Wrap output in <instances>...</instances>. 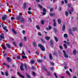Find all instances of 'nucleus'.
<instances>
[{"label":"nucleus","mask_w":78,"mask_h":78,"mask_svg":"<svg viewBox=\"0 0 78 78\" xmlns=\"http://www.w3.org/2000/svg\"><path fill=\"white\" fill-rule=\"evenodd\" d=\"M38 47H40L41 50L43 51H45V48L44 47V46L41 44H38Z\"/></svg>","instance_id":"obj_1"},{"label":"nucleus","mask_w":78,"mask_h":78,"mask_svg":"<svg viewBox=\"0 0 78 78\" xmlns=\"http://www.w3.org/2000/svg\"><path fill=\"white\" fill-rule=\"evenodd\" d=\"M24 66V65H23V63H22L21 64V65L20 67V68L21 70H22V71H24V69H23Z\"/></svg>","instance_id":"obj_2"},{"label":"nucleus","mask_w":78,"mask_h":78,"mask_svg":"<svg viewBox=\"0 0 78 78\" xmlns=\"http://www.w3.org/2000/svg\"><path fill=\"white\" fill-rule=\"evenodd\" d=\"M68 31L70 35H72V36H73V32H72V31L71 30V29H69L68 30Z\"/></svg>","instance_id":"obj_3"},{"label":"nucleus","mask_w":78,"mask_h":78,"mask_svg":"<svg viewBox=\"0 0 78 78\" xmlns=\"http://www.w3.org/2000/svg\"><path fill=\"white\" fill-rule=\"evenodd\" d=\"M63 54L64 56H65V58H68V57H69V56H68V55H67V54L66 53V51H65L63 50Z\"/></svg>","instance_id":"obj_4"},{"label":"nucleus","mask_w":78,"mask_h":78,"mask_svg":"<svg viewBox=\"0 0 78 78\" xmlns=\"http://www.w3.org/2000/svg\"><path fill=\"white\" fill-rule=\"evenodd\" d=\"M17 74L18 75H19L20 77H21V78H25V76H24L22 75L21 74H20V72H17Z\"/></svg>","instance_id":"obj_5"},{"label":"nucleus","mask_w":78,"mask_h":78,"mask_svg":"<svg viewBox=\"0 0 78 78\" xmlns=\"http://www.w3.org/2000/svg\"><path fill=\"white\" fill-rule=\"evenodd\" d=\"M7 18V16L5 15L4 16L2 17V20H6V19Z\"/></svg>","instance_id":"obj_6"},{"label":"nucleus","mask_w":78,"mask_h":78,"mask_svg":"<svg viewBox=\"0 0 78 78\" xmlns=\"http://www.w3.org/2000/svg\"><path fill=\"white\" fill-rule=\"evenodd\" d=\"M5 35H4V34L3 33H2L1 34V35H0V38L1 39H4L5 37H4V36Z\"/></svg>","instance_id":"obj_7"},{"label":"nucleus","mask_w":78,"mask_h":78,"mask_svg":"<svg viewBox=\"0 0 78 78\" xmlns=\"http://www.w3.org/2000/svg\"><path fill=\"white\" fill-rule=\"evenodd\" d=\"M6 46L8 48H11V46L10 44H6Z\"/></svg>","instance_id":"obj_8"},{"label":"nucleus","mask_w":78,"mask_h":78,"mask_svg":"<svg viewBox=\"0 0 78 78\" xmlns=\"http://www.w3.org/2000/svg\"><path fill=\"white\" fill-rule=\"evenodd\" d=\"M74 11L73 10V8H72L69 11V12L70 14H72V12H73Z\"/></svg>","instance_id":"obj_9"},{"label":"nucleus","mask_w":78,"mask_h":78,"mask_svg":"<svg viewBox=\"0 0 78 78\" xmlns=\"http://www.w3.org/2000/svg\"><path fill=\"white\" fill-rule=\"evenodd\" d=\"M23 9H26L27 8V4L26 3H24L23 4Z\"/></svg>","instance_id":"obj_10"},{"label":"nucleus","mask_w":78,"mask_h":78,"mask_svg":"<svg viewBox=\"0 0 78 78\" xmlns=\"http://www.w3.org/2000/svg\"><path fill=\"white\" fill-rule=\"evenodd\" d=\"M66 29V25H63L62 26V30L63 31H65V30Z\"/></svg>","instance_id":"obj_11"},{"label":"nucleus","mask_w":78,"mask_h":78,"mask_svg":"<svg viewBox=\"0 0 78 78\" xmlns=\"http://www.w3.org/2000/svg\"><path fill=\"white\" fill-rule=\"evenodd\" d=\"M55 13H51L50 14V16H51V17H54L55 16Z\"/></svg>","instance_id":"obj_12"},{"label":"nucleus","mask_w":78,"mask_h":78,"mask_svg":"<svg viewBox=\"0 0 78 78\" xmlns=\"http://www.w3.org/2000/svg\"><path fill=\"white\" fill-rule=\"evenodd\" d=\"M49 58L50 60H52L53 59V57H52V55H51V54L50 53L49 54Z\"/></svg>","instance_id":"obj_13"},{"label":"nucleus","mask_w":78,"mask_h":78,"mask_svg":"<svg viewBox=\"0 0 78 78\" xmlns=\"http://www.w3.org/2000/svg\"><path fill=\"white\" fill-rule=\"evenodd\" d=\"M25 20L23 18H21V20H20V22H21V23H23L25 21Z\"/></svg>","instance_id":"obj_14"},{"label":"nucleus","mask_w":78,"mask_h":78,"mask_svg":"<svg viewBox=\"0 0 78 78\" xmlns=\"http://www.w3.org/2000/svg\"><path fill=\"white\" fill-rule=\"evenodd\" d=\"M21 18V17L19 16H17L16 17V20H19Z\"/></svg>","instance_id":"obj_15"},{"label":"nucleus","mask_w":78,"mask_h":78,"mask_svg":"<svg viewBox=\"0 0 78 78\" xmlns=\"http://www.w3.org/2000/svg\"><path fill=\"white\" fill-rule=\"evenodd\" d=\"M73 53L74 55H76V49H74Z\"/></svg>","instance_id":"obj_16"},{"label":"nucleus","mask_w":78,"mask_h":78,"mask_svg":"<svg viewBox=\"0 0 78 78\" xmlns=\"http://www.w3.org/2000/svg\"><path fill=\"white\" fill-rule=\"evenodd\" d=\"M7 59L8 62H11V58L9 57H7Z\"/></svg>","instance_id":"obj_17"},{"label":"nucleus","mask_w":78,"mask_h":78,"mask_svg":"<svg viewBox=\"0 0 78 78\" xmlns=\"http://www.w3.org/2000/svg\"><path fill=\"white\" fill-rule=\"evenodd\" d=\"M42 69L43 70H44V71H45L46 72H47L48 71V70H47V68H46V67H43Z\"/></svg>","instance_id":"obj_18"},{"label":"nucleus","mask_w":78,"mask_h":78,"mask_svg":"<svg viewBox=\"0 0 78 78\" xmlns=\"http://www.w3.org/2000/svg\"><path fill=\"white\" fill-rule=\"evenodd\" d=\"M37 62H39H39H43V60H40V59H37Z\"/></svg>","instance_id":"obj_19"},{"label":"nucleus","mask_w":78,"mask_h":78,"mask_svg":"<svg viewBox=\"0 0 78 78\" xmlns=\"http://www.w3.org/2000/svg\"><path fill=\"white\" fill-rule=\"evenodd\" d=\"M41 41H42V43H43V44H45V41H44V39H43V38H41Z\"/></svg>","instance_id":"obj_20"},{"label":"nucleus","mask_w":78,"mask_h":78,"mask_svg":"<svg viewBox=\"0 0 78 78\" xmlns=\"http://www.w3.org/2000/svg\"><path fill=\"white\" fill-rule=\"evenodd\" d=\"M50 44H51V47H52V46H53V41H50Z\"/></svg>","instance_id":"obj_21"},{"label":"nucleus","mask_w":78,"mask_h":78,"mask_svg":"<svg viewBox=\"0 0 78 78\" xmlns=\"http://www.w3.org/2000/svg\"><path fill=\"white\" fill-rule=\"evenodd\" d=\"M12 31H13V32L14 33V34H17V33H16V30H14V29H12Z\"/></svg>","instance_id":"obj_22"},{"label":"nucleus","mask_w":78,"mask_h":78,"mask_svg":"<svg viewBox=\"0 0 78 78\" xmlns=\"http://www.w3.org/2000/svg\"><path fill=\"white\" fill-rule=\"evenodd\" d=\"M36 27L37 30H40V29H41V27H40L38 25H37L36 26Z\"/></svg>","instance_id":"obj_23"},{"label":"nucleus","mask_w":78,"mask_h":78,"mask_svg":"<svg viewBox=\"0 0 78 78\" xmlns=\"http://www.w3.org/2000/svg\"><path fill=\"white\" fill-rule=\"evenodd\" d=\"M20 47H22L23 46V43L22 42H20L19 44Z\"/></svg>","instance_id":"obj_24"},{"label":"nucleus","mask_w":78,"mask_h":78,"mask_svg":"<svg viewBox=\"0 0 78 78\" xmlns=\"http://www.w3.org/2000/svg\"><path fill=\"white\" fill-rule=\"evenodd\" d=\"M72 29H73V31H76V30H77V28H76V27H73L72 28Z\"/></svg>","instance_id":"obj_25"},{"label":"nucleus","mask_w":78,"mask_h":78,"mask_svg":"<svg viewBox=\"0 0 78 78\" xmlns=\"http://www.w3.org/2000/svg\"><path fill=\"white\" fill-rule=\"evenodd\" d=\"M54 38L56 42H57L58 41V38L56 37H55Z\"/></svg>","instance_id":"obj_26"},{"label":"nucleus","mask_w":78,"mask_h":78,"mask_svg":"<svg viewBox=\"0 0 78 78\" xmlns=\"http://www.w3.org/2000/svg\"><path fill=\"white\" fill-rule=\"evenodd\" d=\"M66 73H67V74L68 75H69V76H70V73L69 72V71H66Z\"/></svg>","instance_id":"obj_27"},{"label":"nucleus","mask_w":78,"mask_h":78,"mask_svg":"<svg viewBox=\"0 0 78 78\" xmlns=\"http://www.w3.org/2000/svg\"><path fill=\"white\" fill-rule=\"evenodd\" d=\"M58 22L59 24H61V22L60 19H58Z\"/></svg>","instance_id":"obj_28"},{"label":"nucleus","mask_w":78,"mask_h":78,"mask_svg":"<svg viewBox=\"0 0 78 78\" xmlns=\"http://www.w3.org/2000/svg\"><path fill=\"white\" fill-rule=\"evenodd\" d=\"M26 76L27 78H31V76H30V75L28 74H26Z\"/></svg>","instance_id":"obj_29"},{"label":"nucleus","mask_w":78,"mask_h":78,"mask_svg":"<svg viewBox=\"0 0 78 78\" xmlns=\"http://www.w3.org/2000/svg\"><path fill=\"white\" fill-rule=\"evenodd\" d=\"M65 14L66 16H69V13H68V12L67 11L65 13Z\"/></svg>","instance_id":"obj_30"},{"label":"nucleus","mask_w":78,"mask_h":78,"mask_svg":"<svg viewBox=\"0 0 78 78\" xmlns=\"http://www.w3.org/2000/svg\"><path fill=\"white\" fill-rule=\"evenodd\" d=\"M12 44L14 45L15 47H17V45H16V43L14 41L12 42Z\"/></svg>","instance_id":"obj_31"},{"label":"nucleus","mask_w":78,"mask_h":78,"mask_svg":"<svg viewBox=\"0 0 78 78\" xmlns=\"http://www.w3.org/2000/svg\"><path fill=\"white\" fill-rule=\"evenodd\" d=\"M2 47L4 49V50H6V46H5V45H2Z\"/></svg>","instance_id":"obj_32"},{"label":"nucleus","mask_w":78,"mask_h":78,"mask_svg":"<svg viewBox=\"0 0 78 78\" xmlns=\"http://www.w3.org/2000/svg\"><path fill=\"white\" fill-rule=\"evenodd\" d=\"M41 24H42V25H44V23H45V21H44V20H41Z\"/></svg>","instance_id":"obj_33"},{"label":"nucleus","mask_w":78,"mask_h":78,"mask_svg":"<svg viewBox=\"0 0 78 78\" xmlns=\"http://www.w3.org/2000/svg\"><path fill=\"white\" fill-rule=\"evenodd\" d=\"M22 58L23 59H25H25H27V57L26 56H24L23 55L22 56Z\"/></svg>","instance_id":"obj_34"},{"label":"nucleus","mask_w":78,"mask_h":78,"mask_svg":"<svg viewBox=\"0 0 78 78\" xmlns=\"http://www.w3.org/2000/svg\"><path fill=\"white\" fill-rule=\"evenodd\" d=\"M24 66L25 69H27V64H26V63H25L24 64Z\"/></svg>","instance_id":"obj_35"},{"label":"nucleus","mask_w":78,"mask_h":78,"mask_svg":"<svg viewBox=\"0 0 78 78\" xmlns=\"http://www.w3.org/2000/svg\"><path fill=\"white\" fill-rule=\"evenodd\" d=\"M63 46L65 48H67V45L66 44H64Z\"/></svg>","instance_id":"obj_36"},{"label":"nucleus","mask_w":78,"mask_h":78,"mask_svg":"<svg viewBox=\"0 0 78 78\" xmlns=\"http://www.w3.org/2000/svg\"><path fill=\"white\" fill-rule=\"evenodd\" d=\"M38 6L39 7V8H40V9H42V8H43L42 6L41 5H40V4H38Z\"/></svg>","instance_id":"obj_37"},{"label":"nucleus","mask_w":78,"mask_h":78,"mask_svg":"<svg viewBox=\"0 0 78 78\" xmlns=\"http://www.w3.org/2000/svg\"><path fill=\"white\" fill-rule=\"evenodd\" d=\"M45 39L46 40H49L50 39V37H45Z\"/></svg>","instance_id":"obj_38"},{"label":"nucleus","mask_w":78,"mask_h":78,"mask_svg":"<svg viewBox=\"0 0 78 78\" xmlns=\"http://www.w3.org/2000/svg\"><path fill=\"white\" fill-rule=\"evenodd\" d=\"M64 36L65 37H67L68 36V35H67V34H65L64 35Z\"/></svg>","instance_id":"obj_39"},{"label":"nucleus","mask_w":78,"mask_h":78,"mask_svg":"<svg viewBox=\"0 0 78 78\" xmlns=\"http://www.w3.org/2000/svg\"><path fill=\"white\" fill-rule=\"evenodd\" d=\"M30 63L33 64L34 63V60H31L30 61Z\"/></svg>","instance_id":"obj_40"},{"label":"nucleus","mask_w":78,"mask_h":78,"mask_svg":"<svg viewBox=\"0 0 78 78\" xmlns=\"http://www.w3.org/2000/svg\"><path fill=\"white\" fill-rule=\"evenodd\" d=\"M43 11H44V12H46L47 11V10H46V9L44 8H43Z\"/></svg>","instance_id":"obj_41"},{"label":"nucleus","mask_w":78,"mask_h":78,"mask_svg":"<svg viewBox=\"0 0 78 78\" xmlns=\"http://www.w3.org/2000/svg\"><path fill=\"white\" fill-rule=\"evenodd\" d=\"M50 11L51 12H52L53 11V9L52 8H51L50 9Z\"/></svg>","instance_id":"obj_42"},{"label":"nucleus","mask_w":78,"mask_h":78,"mask_svg":"<svg viewBox=\"0 0 78 78\" xmlns=\"http://www.w3.org/2000/svg\"><path fill=\"white\" fill-rule=\"evenodd\" d=\"M17 59H20V56H18L17 57Z\"/></svg>","instance_id":"obj_43"},{"label":"nucleus","mask_w":78,"mask_h":78,"mask_svg":"<svg viewBox=\"0 0 78 78\" xmlns=\"http://www.w3.org/2000/svg\"><path fill=\"white\" fill-rule=\"evenodd\" d=\"M23 40H24L25 41H26V42H27V38L26 37H24Z\"/></svg>","instance_id":"obj_44"},{"label":"nucleus","mask_w":78,"mask_h":78,"mask_svg":"<svg viewBox=\"0 0 78 78\" xmlns=\"http://www.w3.org/2000/svg\"><path fill=\"white\" fill-rule=\"evenodd\" d=\"M54 30L55 33H56L57 32V30L56 29L54 28Z\"/></svg>","instance_id":"obj_45"},{"label":"nucleus","mask_w":78,"mask_h":78,"mask_svg":"<svg viewBox=\"0 0 78 78\" xmlns=\"http://www.w3.org/2000/svg\"><path fill=\"white\" fill-rule=\"evenodd\" d=\"M30 22H32V20H31V18H28Z\"/></svg>","instance_id":"obj_46"},{"label":"nucleus","mask_w":78,"mask_h":78,"mask_svg":"<svg viewBox=\"0 0 78 78\" xmlns=\"http://www.w3.org/2000/svg\"><path fill=\"white\" fill-rule=\"evenodd\" d=\"M33 44L34 47H37V45H36V43L35 42Z\"/></svg>","instance_id":"obj_47"},{"label":"nucleus","mask_w":78,"mask_h":78,"mask_svg":"<svg viewBox=\"0 0 78 78\" xmlns=\"http://www.w3.org/2000/svg\"><path fill=\"white\" fill-rule=\"evenodd\" d=\"M5 74L6 76H8V73L7 71L5 72Z\"/></svg>","instance_id":"obj_48"},{"label":"nucleus","mask_w":78,"mask_h":78,"mask_svg":"<svg viewBox=\"0 0 78 78\" xmlns=\"http://www.w3.org/2000/svg\"><path fill=\"white\" fill-rule=\"evenodd\" d=\"M42 14L43 16H44V15H45V14H46V12H42Z\"/></svg>","instance_id":"obj_49"},{"label":"nucleus","mask_w":78,"mask_h":78,"mask_svg":"<svg viewBox=\"0 0 78 78\" xmlns=\"http://www.w3.org/2000/svg\"><path fill=\"white\" fill-rule=\"evenodd\" d=\"M28 13L29 14H32V12H31L30 11H28Z\"/></svg>","instance_id":"obj_50"},{"label":"nucleus","mask_w":78,"mask_h":78,"mask_svg":"<svg viewBox=\"0 0 78 78\" xmlns=\"http://www.w3.org/2000/svg\"><path fill=\"white\" fill-rule=\"evenodd\" d=\"M59 47L61 49V50H63V48H62V47L61 46H59Z\"/></svg>","instance_id":"obj_51"},{"label":"nucleus","mask_w":78,"mask_h":78,"mask_svg":"<svg viewBox=\"0 0 78 78\" xmlns=\"http://www.w3.org/2000/svg\"><path fill=\"white\" fill-rule=\"evenodd\" d=\"M11 20H15V18L14 17H11Z\"/></svg>","instance_id":"obj_52"},{"label":"nucleus","mask_w":78,"mask_h":78,"mask_svg":"<svg viewBox=\"0 0 78 78\" xmlns=\"http://www.w3.org/2000/svg\"><path fill=\"white\" fill-rule=\"evenodd\" d=\"M35 53L37 55H39V52H38V51H36L35 52Z\"/></svg>","instance_id":"obj_53"},{"label":"nucleus","mask_w":78,"mask_h":78,"mask_svg":"<svg viewBox=\"0 0 78 78\" xmlns=\"http://www.w3.org/2000/svg\"><path fill=\"white\" fill-rule=\"evenodd\" d=\"M33 75L34 76H36V73L34 72H33L32 73Z\"/></svg>","instance_id":"obj_54"},{"label":"nucleus","mask_w":78,"mask_h":78,"mask_svg":"<svg viewBox=\"0 0 78 78\" xmlns=\"http://www.w3.org/2000/svg\"><path fill=\"white\" fill-rule=\"evenodd\" d=\"M64 1L66 4H67L68 3V2L67 0H64Z\"/></svg>","instance_id":"obj_55"},{"label":"nucleus","mask_w":78,"mask_h":78,"mask_svg":"<svg viewBox=\"0 0 78 78\" xmlns=\"http://www.w3.org/2000/svg\"><path fill=\"white\" fill-rule=\"evenodd\" d=\"M62 9V8L59 7L58 8V10H59L60 11H61V9Z\"/></svg>","instance_id":"obj_56"},{"label":"nucleus","mask_w":78,"mask_h":78,"mask_svg":"<svg viewBox=\"0 0 78 78\" xmlns=\"http://www.w3.org/2000/svg\"><path fill=\"white\" fill-rule=\"evenodd\" d=\"M22 54L24 56H25V52H24V51H22Z\"/></svg>","instance_id":"obj_57"},{"label":"nucleus","mask_w":78,"mask_h":78,"mask_svg":"<svg viewBox=\"0 0 78 78\" xmlns=\"http://www.w3.org/2000/svg\"><path fill=\"white\" fill-rule=\"evenodd\" d=\"M53 25L54 27H56V23H54Z\"/></svg>","instance_id":"obj_58"},{"label":"nucleus","mask_w":78,"mask_h":78,"mask_svg":"<svg viewBox=\"0 0 78 78\" xmlns=\"http://www.w3.org/2000/svg\"><path fill=\"white\" fill-rule=\"evenodd\" d=\"M48 73V75H50V72H48V70L47 71H46Z\"/></svg>","instance_id":"obj_59"},{"label":"nucleus","mask_w":78,"mask_h":78,"mask_svg":"<svg viewBox=\"0 0 78 78\" xmlns=\"http://www.w3.org/2000/svg\"><path fill=\"white\" fill-rule=\"evenodd\" d=\"M32 69L33 70H35V69H36V68H34V66H33L32 67Z\"/></svg>","instance_id":"obj_60"},{"label":"nucleus","mask_w":78,"mask_h":78,"mask_svg":"<svg viewBox=\"0 0 78 78\" xmlns=\"http://www.w3.org/2000/svg\"><path fill=\"white\" fill-rule=\"evenodd\" d=\"M3 29H4V30H5L6 29V27H3Z\"/></svg>","instance_id":"obj_61"},{"label":"nucleus","mask_w":78,"mask_h":78,"mask_svg":"<svg viewBox=\"0 0 78 78\" xmlns=\"http://www.w3.org/2000/svg\"><path fill=\"white\" fill-rule=\"evenodd\" d=\"M1 74H2V75H5V73H3V72H1Z\"/></svg>","instance_id":"obj_62"},{"label":"nucleus","mask_w":78,"mask_h":78,"mask_svg":"<svg viewBox=\"0 0 78 78\" xmlns=\"http://www.w3.org/2000/svg\"><path fill=\"white\" fill-rule=\"evenodd\" d=\"M49 27V30H51V26H48Z\"/></svg>","instance_id":"obj_63"},{"label":"nucleus","mask_w":78,"mask_h":78,"mask_svg":"<svg viewBox=\"0 0 78 78\" xmlns=\"http://www.w3.org/2000/svg\"><path fill=\"white\" fill-rule=\"evenodd\" d=\"M50 69H51V71H53V67H51Z\"/></svg>","instance_id":"obj_64"}]
</instances>
